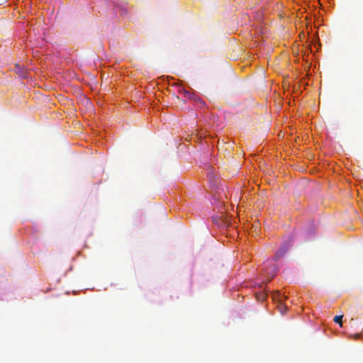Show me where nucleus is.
<instances>
[{"label": "nucleus", "mask_w": 363, "mask_h": 363, "mask_svg": "<svg viewBox=\"0 0 363 363\" xmlns=\"http://www.w3.org/2000/svg\"><path fill=\"white\" fill-rule=\"evenodd\" d=\"M275 274H276V269H273V270L272 272V274H271V278L268 280V281H269L271 280V279L275 275Z\"/></svg>", "instance_id": "7"}, {"label": "nucleus", "mask_w": 363, "mask_h": 363, "mask_svg": "<svg viewBox=\"0 0 363 363\" xmlns=\"http://www.w3.org/2000/svg\"><path fill=\"white\" fill-rule=\"evenodd\" d=\"M184 96L186 97V98H189V99H191V96H192V94L188 91H184Z\"/></svg>", "instance_id": "6"}, {"label": "nucleus", "mask_w": 363, "mask_h": 363, "mask_svg": "<svg viewBox=\"0 0 363 363\" xmlns=\"http://www.w3.org/2000/svg\"><path fill=\"white\" fill-rule=\"evenodd\" d=\"M120 11H121V15H124V14L126 13V10L124 9H121Z\"/></svg>", "instance_id": "8"}, {"label": "nucleus", "mask_w": 363, "mask_h": 363, "mask_svg": "<svg viewBox=\"0 0 363 363\" xmlns=\"http://www.w3.org/2000/svg\"><path fill=\"white\" fill-rule=\"evenodd\" d=\"M286 250H287V247L285 245H283L276 252L275 256L277 258L282 257L285 254Z\"/></svg>", "instance_id": "2"}, {"label": "nucleus", "mask_w": 363, "mask_h": 363, "mask_svg": "<svg viewBox=\"0 0 363 363\" xmlns=\"http://www.w3.org/2000/svg\"><path fill=\"white\" fill-rule=\"evenodd\" d=\"M15 72L22 77H26V72L24 71L23 68L20 67L18 65L16 66Z\"/></svg>", "instance_id": "3"}, {"label": "nucleus", "mask_w": 363, "mask_h": 363, "mask_svg": "<svg viewBox=\"0 0 363 363\" xmlns=\"http://www.w3.org/2000/svg\"><path fill=\"white\" fill-rule=\"evenodd\" d=\"M278 308L281 314H285L287 311V307L284 303H278Z\"/></svg>", "instance_id": "4"}, {"label": "nucleus", "mask_w": 363, "mask_h": 363, "mask_svg": "<svg viewBox=\"0 0 363 363\" xmlns=\"http://www.w3.org/2000/svg\"><path fill=\"white\" fill-rule=\"evenodd\" d=\"M286 297L281 294L279 291H277L273 294V299L278 303H284Z\"/></svg>", "instance_id": "1"}, {"label": "nucleus", "mask_w": 363, "mask_h": 363, "mask_svg": "<svg viewBox=\"0 0 363 363\" xmlns=\"http://www.w3.org/2000/svg\"><path fill=\"white\" fill-rule=\"evenodd\" d=\"M359 335H355V338L359 337Z\"/></svg>", "instance_id": "9"}, {"label": "nucleus", "mask_w": 363, "mask_h": 363, "mask_svg": "<svg viewBox=\"0 0 363 363\" xmlns=\"http://www.w3.org/2000/svg\"><path fill=\"white\" fill-rule=\"evenodd\" d=\"M342 315H336L334 318V322L336 323H338L340 326H342Z\"/></svg>", "instance_id": "5"}]
</instances>
